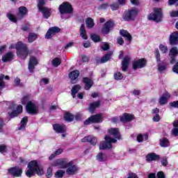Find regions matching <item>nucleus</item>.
<instances>
[{"mask_svg": "<svg viewBox=\"0 0 178 178\" xmlns=\"http://www.w3.org/2000/svg\"><path fill=\"white\" fill-rule=\"evenodd\" d=\"M58 10L61 15L65 13H72V12H73V8H72V5L69 3H63L60 5Z\"/></svg>", "mask_w": 178, "mask_h": 178, "instance_id": "14", "label": "nucleus"}, {"mask_svg": "<svg viewBox=\"0 0 178 178\" xmlns=\"http://www.w3.org/2000/svg\"><path fill=\"white\" fill-rule=\"evenodd\" d=\"M80 35L83 40H87L88 37H87V32L86 31V27L84 24H82L80 28Z\"/></svg>", "mask_w": 178, "mask_h": 178, "instance_id": "36", "label": "nucleus"}, {"mask_svg": "<svg viewBox=\"0 0 178 178\" xmlns=\"http://www.w3.org/2000/svg\"><path fill=\"white\" fill-rule=\"evenodd\" d=\"M172 71L174 73L178 74V61L176 63V64L172 67Z\"/></svg>", "mask_w": 178, "mask_h": 178, "instance_id": "58", "label": "nucleus"}, {"mask_svg": "<svg viewBox=\"0 0 178 178\" xmlns=\"http://www.w3.org/2000/svg\"><path fill=\"white\" fill-rule=\"evenodd\" d=\"M152 113L154 115L153 117V121L159 122L161 120V116L159 115V109L154 108L152 110Z\"/></svg>", "mask_w": 178, "mask_h": 178, "instance_id": "34", "label": "nucleus"}, {"mask_svg": "<svg viewBox=\"0 0 178 178\" xmlns=\"http://www.w3.org/2000/svg\"><path fill=\"white\" fill-rule=\"evenodd\" d=\"M170 45H177L178 44V31L170 34L169 38Z\"/></svg>", "mask_w": 178, "mask_h": 178, "instance_id": "20", "label": "nucleus"}, {"mask_svg": "<svg viewBox=\"0 0 178 178\" xmlns=\"http://www.w3.org/2000/svg\"><path fill=\"white\" fill-rule=\"evenodd\" d=\"M83 83H85V90H90V88L92 87V80L89 78H83Z\"/></svg>", "mask_w": 178, "mask_h": 178, "instance_id": "30", "label": "nucleus"}, {"mask_svg": "<svg viewBox=\"0 0 178 178\" xmlns=\"http://www.w3.org/2000/svg\"><path fill=\"white\" fill-rule=\"evenodd\" d=\"M37 38H38V35L35 33H30L28 35V41L31 43L34 42Z\"/></svg>", "mask_w": 178, "mask_h": 178, "instance_id": "37", "label": "nucleus"}, {"mask_svg": "<svg viewBox=\"0 0 178 178\" xmlns=\"http://www.w3.org/2000/svg\"><path fill=\"white\" fill-rule=\"evenodd\" d=\"M38 65V60L35 56H31L29 58V62L28 65V69L31 73H33L34 72V69H35V66Z\"/></svg>", "mask_w": 178, "mask_h": 178, "instance_id": "17", "label": "nucleus"}, {"mask_svg": "<svg viewBox=\"0 0 178 178\" xmlns=\"http://www.w3.org/2000/svg\"><path fill=\"white\" fill-rule=\"evenodd\" d=\"M60 32V29L58 26H54L50 28L46 35H45V38L46 40H51V38H52V37H54V35H55V34H58V33Z\"/></svg>", "mask_w": 178, "mask_h": 178, "instance_id": "15", "label": "nucleus"}, {"mask_svg": "<svg viewBox=\"0 0 178 178\" xmlns=\"http://www.w3.org/2000/svg\"><path fill=\"white\" fill-rule=\"evenodd\" d=\"M86 24L88 27V29H92L94 27V19H92L91 17H88L86 20Z\"/></svg>", "mask_w": 178, "mask_h": 178, "instance_id": "43", "label": "nucleus"}, {"mask_svg": "<svg viewBox=\"0 0 178 178\" xmlns=\"http://www.w3.org/2000/svg\"><path fill=\"white\" fill-rule=\"evenodd\" d=\"M111 8L112 10H118V9H119V4L117 3H113L111 4Z\"/></svg>", "mask_w": 178, "mask_h": 178, "instance_id": "56", "label": "nucleus"}, {"mask_svg": "<svg viewBox=\"0 0 178 178\" xmlns=\"http://www.w3.org/2000/svg\"><path fill=\"white\" fill-rule=\"evenodd\" d=\"M27 122H29V118L27 117H24L20 122V126L18 128V130H24L26 126L27 125Z\"/></svg>", "mask_w": 178, "mask_h": 178, "instance_id": "33", "label": "nucleus"}, {"mask_svg": "<svg viewBox=\"0 0 178 178\" xmlns=\"http://www.w3.org/2000/svg\"><path fill=\"white\" fill-rule=\"evenodd\" d=\"M174 129L171 131L172 136H174V137H177L178 136V120H175L173 122Z\"/></svg>", "mask_w": 178, "mask_h": 178, "instance_id": "32", "label": "nucleus"}, {"mask_svg": "<svg viewBox=\"0 0 178 178\" xmlns=\"http://www.w3.org/2000/svg\"><path fill=\"white\" fill-rule=\"evenodd\" d=\"M157 177L158 178H165V174L163 173V172L162 171H159V172H157Z\"/></svg>", "mask_w": 178, "mask_h": 178, "instance_id": "61", "label": "nucleus"}, {"mask_svg": "<svg viewBox=\"0 0 178 178\" xmlns=\"http://www.w3.org/2000/svg\"><path fill=\"white\" fill-rule=\"evenodd\" d=\"M63 152V149H57L53 154H51L49 157V159L52 160V159L54 157V156H56L57 155H60V154Z\"/></svg>", "mask_w": 178, "mask_h": 178, "instance_id": "48", "label": "nucleus"}, {"mask_svg": "<svg viewBox=\"0 0 178 178\" xmlns=\"http://www.w3.org/2000/svg\"><path fill=\"white\" fill-rule=\"evenodd\" d=\"M0 152L1 154H4V152H6V146L5 145H1L0 146Z\"/></svg>", "mask_w": 178, "mask_h": 178, "instance_id": "62", "label": "nucleus"}, {"mask_svg": "<svg viewBox=\"0 0 178 178\" xmlns=\"http://www.w3.org/2000/svg\"><path fill=\"white\" fill-rule=\"evenodd\" d=\"M115 80H122L123 79V74L118 72L114 74Z\"/></svg>", "mask_w": 178, "mask_h": 178, "instance_id": "51", "label": "nucleus"}, {"mask_svg": "<svg viewBox=\"0 0 178 178\" xmlns=\"http://www.w3.org/2000/svg\"><path fill=\"white\" fill-rule=\"evenodd\" d=\"M66 175V171L63 170H58L56 173L54 174V176L56 178H62L63 176Z\"/></svg>", "mask_w": 178, "mask_h": 178, "instance_id": "45", "label": "nucleus"}, {"mask_svg": "<svg viewBox=\"0 0 178 178\" xmlns=\"http://www.w3.org/2000/svg\"><path fill=\"white\" fill-rule=\"evenodd\" d=\"M130 56H126L122 62V72H127V67H129V63H130Z\"/></svg>", "mask_w": 178, "mask_h": 178, "instance_id": "22", "label": "nucleus"}, {"mask_svg": "<svg viewBox=\"0 0 178 178\" xmlns=\"http://www.w3.org/2000/svg\"><path fill=\"white\" fill-rule=\"evenodd\" d=\"M108 8V3H104L98 7L99 10H105Z\"/></svg>", "mask_w": 178, "mask_h": 178, "instance_id": "54", "label": "nucleus"}, {"mask_svg": "<svg viewBox=\"0 0 178 178\" xmlns=\"http://www.w3.org/2000/svg\"><path fill=\"white\" fill-rule=\"evenodd\" d=\"M64 119L66 122H72L74 117L70 113H66L64 115Z\"/></svg>", "mask_w": 178, "mask_h": 178, "instance_id": "46", "label": "nucleus"}, {"mask_svg": "<svg viewBox=\"0 0 178 178\" xmlns=\"http://www.w3.org/2000/svg\"><path fill=\"white\" fill-rule=\"evenodd\" d=\"M52 165L51 167H49L47 170L46 177L48 178L52 177Z\"/></svg>", "mask_w": 178, "mask_h": 178, "instance_id": "52", "label": "nucleus"}, {"mask_svg": "<svg viewBox=\"0 0 178 178\" xmlns=\"http://www.w3.org/2000/svg\"><path fill=\"white\" fill-rule=\"evenodd\" d=\"M8 173L15 177H20V176H22V173H23V170L20 168L14 167L8 169Z\"/></svg>", "mask_w": 178, "mask_h": 178, "instance_id": "19", "label": "nucleus"}, {"mask_svg": "<svg viewBox=\"0 0 178 178\" xmlns=\"http://www.w3.org/2000/svg\"><path fill=\"white\" fill-rule=\"evenodd\" d=\"M108 133L109 135L106 136L105 141L102 142L99 145V149H106V148L110 149L112 147V144H115L118 142V140H120V132L117 128H111L108 129Z\"/></svg>", "mask_w": 178, "mask_h": 178, "instance_id": "1", "label": "nucleus"}, {"mask_svg": "<svg viewBox=\"0 0 178 178\" xmlns=\"http://www.w3.org/2000/svg\"><path fill=\"white\" fill-rule=\"evenodd\" d=\"M178 54L177 47H172L170 51V55L171 56L172 60L170 63L173 64L175 63V56Z\"/></svg>", "mask_w": 178, "mask_h": 178, "instance_id": "29", "label": "nucleus"}, {"mask_svg": "<svg viewBox=\"0 0 178 178\" xmlns=\"http://www.w3.org/2000/svg\"><path fill=\"white\" fill-rule=\"evenodd\" d=\"M3 79H5V75L1 74H0V92L1 91H2V90H3L6 86L5 82L3 81Z\"/></svg>", "mask_w": 178, "mask_h": 178, "instance_id": "47", "label": "nucleus"}, {"mask_svg": "<svg viewBox=\"0 0 178 178\" xmlns=\"http://www.w3.org/2000/svg\"><path fill=\"white\" fill-rule=\"evenodd\" d=\"M81 143H90L92 145L97 144V138L93 136H86L81 139Z\"/></svg>", "mask_w": 178, "mask_h": 178, "instance_id": "21", "label": "nucleus"}, {"mask_svg": "<svg viewBox=\"0 0 178 178\" xmlns=\"http://www.w3.org/2000/svg\"><path fill=\"white\" fill-rule=\"evenodd\" d=\"M97 159L99 161V162H105V161L108 159V156L105 153H99L97 155Z\"/></svg>", "mask_w": 178, "mask_h": 178, "instance_id": "39", "label": "nucleus"}, {"mask_svg": "<svg viewBox=\"0 0 178 178\" xmlns=\"http://www.w3.org/2000/svg\"><path fill=\"white\" fill-rule=\"evenodd\" d=\"M111 56H112V53H108L99 60H97V63H106L111 59Z\"/></svg>", "mask_w": 178, "mask_h": 178, "instance_id": "31", "label": "nucleus"}, {"mask_svg": "<svg viewBox=\"0 0 178 178\" xmlns=\"http://www.w3.org/2000/svg\"><path fill=\"white\" fill-rule=\"evenodd\" d=\"M38 8L41 12L45 19H48L51 16V10L46 7H44L45 5V0H37Z\"/></svg>", "mask_w": 178, "mask_h": 178, "instance_id": "7", "label": "nucleus"}, {"mask_svg": "<svg viewBox=\"0 0 178 178\" xmlns=\"http://www.w3.org/2000/svg\"><path fill=\"white\" fill-rule=\"evenodd\" d=\"M136 140L138 143H143L144 140H148V134H145L143 136L142 134L138 135Z\"/></svg>", "mask_w": 178, "mask_h": 178, "instance_id": "42", "label": "nucleus"}, {"mask_svg": "<svg viewBox=\"0 0 178 178\" xmlns=\"http://www.w3.org/2000/svg\"><path fill=\"white\" fill-rule=\"evenodd\" d=\"M68 163L69 161L67 159H58L51 163V166L59 168L60 169H66V168H67Z\"/></svg>", "mask_w": 178, "mask_h": 178, "instance_id": "12", "label": "nucleus"}, {"mask_svg": "<svg viewBox=\"0 0 178 178\" xmlns=\"http://www.w3.org/2000/svg\"><path fill=\"white\" fill-rule=\"evenodd\" d=\"M91 39L94 42H99L101 41V38H99V35L93 33L91 35Z\"/></svg>", "mask_w": 178, "mask_h": 178, "instance_id": "49", "label": "nucleus"}, {"mask_svg": "<svg viewBox=\"0 0 178 178\" xmlns=\"http://www.w3.org/2000/svg\"><path fill=\"white\" fill-rule=\"evenodd\" d=\"M79 166L74 164V161H70L66 167L65 173L67 176H74L79 172Z\"/></svg>", "mask_w": 178, "mask_h": 178, "instance_id": "8", "label": "nucleus"}, {"mask_svg": "<svg viewBox=\"0 0 178 178\" xmlns=\"http://www.w3.org/2000/svg\"><path fill=\"white\" fill-rule=\"evenodd\" d=\"M138 15L137 8H131L128 11H125L123 14V19L127 22L134 20V18Z\"/></svg>", "mask_w": 178, "mask_h": 178, "instance_id": "9", "label": "nucleus"}, {"mask_svg": "<svg viewBox=\"0 0 178 178\" xmlns=\"http://www.w3.org/2000/svg\"><path fill=\"white\" fill-rule=\"evenodd\" d=\"M4 126H5V122L3 121V119L0 118V133H2L3 131Z\"/></svg>", "mask_w": 178, "mask_h": 178, "instance_id": "53", "label": "nucleus"}, {"mask_svg": "<svg viewBox=\"0 0 178 178\" xmlns=\"http://www.w3.org/2000/svg\"><path fill=\"white\" fill-rule=\"evenodd\" d=\"M99 105H101V102H94L93 103H91L88 108L89 112H90V113H94V111L97 108H99Z\"/></svg>", "mask_w": 178, "mask_h": 178, "instance_id": "28", "label": "nucleus"}, {"mask_svg": "<svg viewBox=\"0 0 178 178\" xmlns=\"http://www.w3.org/2000/svg\"><path fill=\"white\" fill-rule=\"evenodd\" d=\"M5 51H6V45L1 46L0 47V55H2Z\"/></svg>", "mask_w": 178, "mask_h": 178, "instance_id": "64", "label": "nucleus"}, {"mask_svg": "<svg viewBox=\"0 0 178 178\" xmlns=\"http://www.w3.org/2000/svg\"><path fill=\"white\" fill-rule=\"evenodd\" d=\"M81 88V87L80 86V85H75L74 86L72 87V96L73 97V98H76V94H77L79 92V91H80V89Z\"/></svg>", "mask_w": 178, "mask_h": 178, "instance_id": "38", "label": "nucleus"}, {"mask_svg": "<svg viewBox=\"0 0 178 178\" xmlns=\"http://www.w3.org/2000/svg\"><path fill=\"white\" fill-rule=\"evenodd\" d=\"M14 56L15 54H13V52L9 51L2 56L1 60L3 62H11V60H13Z\"/></svg>", "mask_w": 178, "mask_h": 178, "instance_id": "25", "label": "nucleus"}, {"mask_svg": "<svg viewBox=\"0 0 178 178\" xmlns=\"http://www.w3.org/2000/svg\"><path fill=\"white\" fill-rule=\"evenodd\" d=\"M80 74V72H79V70H74L71 72L69 74V77L70 79H71V80H76V79H77V77H79V75Z\"/></svg>", "mask_w": 178, "mask_h": 178, "instance_id": "41", "label": "nucleus"}, {"mask_svg": "<svg viewBox=\"0 0 178 178\" xmlns=\"http://www.w3.org/2000/svg\"><path fill=\"white\" fill-rule=\"evenodd\" d=\"M27 8L25 6H21L19 8V13L16 15H13L12 13H7V17L13 23H16L17 20H21L23 19L26 15H27Z\"/></svg>", "mask_w": 178, "mask_h": 178, "instance_id": "4", "label": "nucleus"}, {"mask_svg": "<svg viewBox=\"0 0 178 178\" xmlns=\"http://www.w3.org/2000/svg\"><path fill=\"white\" fill-rule=\"evenodd\" d=\"M149 20H153V22H162V9L154 8V13H150L147 16Z\"/></svg>", "mask_w": 178, "mask_h": 178, "instance_id": "6", "label": "nucleus"}, {"mask_svg": "<svg viewBox=\"0 0 178 178\" xmlns=\"http://www.w3.org/2000/svg\"><path fill=\"white\" fill-rule=\"evenodd\" d=\"M159 141L160 145L161 147H163V148H166V147H169V145H170L169 140L166 138H161Z\"/></svg>", "mask_w": 178, "mask_h": 178, "instance_id": "35", "label": "nucleus"}, {"mask_svg": "<svg viewBox=\"0 0 178 178\" xmlns=\"http://www.w3.org/2000/svg\"><path fill=\"white\" fill-rule=\"evenodd\" d=\"M170 16H171V17H178V10H172L170 12Z\"/></svg>", "mask_w": 178, "mask_h": 178, "instance_id": "55", "label": "nucleus"}, {"mask_svg": "<svg viewBox=\"0 0 178 178\" xmlns=\"http://www.w3.org/2000/svg\"><path fill=\"white\" fill-rule=\"evenodd\" d=\"M170 98V94L169 92H165L163 94V95L160 97L159 104L160 105H165V104L168 103V99Z\"/></svg>", "mask_w": 178, "mask_h": 178, "instance_id": "26", "label": "nucleus"}, {"mask_svg": "<svg viewBox=\"0 0 178 178\" xmlns=\"http://www.w3.org/2000/svg\"><path fill=\"white\" fill-rule=\"evenodd\" d=\"M156 159H159V156L156 155L155 153H149L146 156V161L147 162H151L152 161H156Z\"/></svg>", "mask_w": 178, "mask_h": 178, "instance_id": "27", "label": "nucleus"}, {"mask_svg": "<svg viewBox=\"0 0 178 178\" xmlns=\"http://www.w3.org/2000/svg\"><path fill=\"white\" fill-rule=\"evenodd\" d=\"M146 65L147 60H145V58L136 60L133 63V70H137V69H143V67H145Z\"/></svg>", "mask_w": 178, "mask_h": 178, "instance_id": "16", "label": "nucleus"}, {"mask_svg": "<svg viewBox=\"0 0 178 178\" xmlns=\"http://www.w3.org/2000/svg\"><path fill=\"white\" fill-rule=\"evenodd\" d=\"M120 34L121 35H122V37H125V38H127V40H128V41H131V35H130V33H129V32H127V31L126 30H121L120 31Z\"/></svg>", "mask_w": 178, "mask_h": 178, "instance_id": "40", "label": "nucleus"}, {"mask_svg": "<svg viewBox=\"0 0 178 178\" xmlns=\"http://www.w3.org/2000/svg\"><path fill=\"white\" fill-rule=\"evenodd\" d=\"M127 178H138V176L136 175V173L134 172H129L128 174Z\"/></svg>", "mask_w": 178, "mask_h": 178, "instance_id": "57", "label": "nucleus"}, {"mask_svg": "<svg viewBox=\"0 0 178 178\" xmlns=\"http://www.w3.org/2000/svg\"><path fill=\"white\" fill-rule=\"evenodd\" d=\"M170 105L172 106V108H178V101L170 102Z\"/></svg>", "mask_w": 178, "mask_h": 178, "instance_id": "60", "label": "nucleus"}, {"mask_svg": "<svg viewBox=\"0 0 178 178\" xmlns=\"http://www.w3.org/2000/svg\"><path fill=\"white\" fill-rule=\"evenodd\" d=\"M103 121L102 114L99 113L90 116L88 120L84 121V124H90V123H102Z\"/></svg>", "mask_w": 178, "mask_h": 178, "instance_id": "11", "label": "nucleus"}, {"mask_svg": "<svg viewBox=\"0 0 178 178\" xmlns=\"http://www.w3.org/2000/svg\"><path fill=\"white\" fill-rule=\"evenodd\" d=\"M159 48L162 54H166L168 52V46L160 44Z\"/></svg>", "mask_w": 178, "mask_h": 178, "instance_id": "50", "label": "nucleus"}, {"mask_svg": "<svg viewBox=\"0 0 178 178\" xmlns=\"http://www.w3.org/2000/svg\"><path fill=\"white\" fill-rule=\"evenodd\" d=\"M26 112L31 115L38 113V105L33 102H29L26 106Z\"/></svg>", "mask_w": 178, "mask_h": 178, "instance_id": "13", "label": "nucleus"}, {"mask_svg": "<svg viewBox=\"0 0 178 178\" xmlns=\"http://www.w3.org/2000/svg\"><path fill=\"white\" fill-rule=\"evenodd\" d=\"M4 104H6L8 106V113L10 118H16L23 112V106L22 105L16 106V104L10 102H4Z\"/></svg>", "mask_w": 178, "mask_h": 178, "instance_id": "5", "label": "nucleus"}, {"mask_svg": "<svg viewBox=\"0 0 178 178\" xmlns=\"http://www.w3.org/2000/svg\"><path fill=\"white\" fill-rule=\"evenodd\" d=\"M113 26H115V23H113L112 21H108L106 22L102 29V34H108L111 30L113 29Z\"/></svg>", "mask_w": 178, "mask_h": 178, "instance_id": "18", "label": "nucleus"}, {"mask_svg": "<svg viewBox=\"0 0 178 178\" xmlns=\"http://www.w3.org/2000/svg\"><path fill=\"white\" fill-rule=\"evenodd\" d=\"M49 83V80H48L47 78H43L40 81V84H48Z\"/></svg>", "mask_w": 178, "mask_h": 178, "instance_id": "63", "label": "nucleus"}, {"mask_svg": "<svg viewBox=\"0 0 178 178\" xmlns=\"http://www.w3.org/2000/svg\"><path fill=\"white\" fill-rule=\"evenodd\" d=\"M154 56L156 60L159 72H160V73L165 72V70H166V65L163 63L161 62V53H159V49H155Z\"/></svg>", "mask_w": 178, "mask_h": 178, "instance_id": "10", "label": "nucleus"}, {"mask_svg": "<svg viewBox=\"0 0 178 178\" xmlns=\"http://www.w3.org/2000/svg\"><path fill=\"white\" fill-rule=\"evenodd\" d=\"M27 177H33V176H42L44 175V168L38 165L37 161L34 160L29 163L28 170L26 172Z\"/></svg>", "mask_w": 178, "mask_h": 178, "instance_id": "3", "label": "nucleus"}, {"mask_svg": "<svg viewBox=\"0 0 178 178\" xmlns=\"http://www.w3.org/2000/svg\"><path fill=\"white\" fill-rule=\"evenodd\" d=\"M53 129L56 133H66V127L65 125L56 124L53 125Z\"/></svg>", "mask_w": 178, "mask_h": 178, "instance_id": "24", "label": "nucleus"}, {"mask_svg": "<svg viewBox=\"0 0 178 178\" xmlns=\"http://www.w3.org/2000/svg\"><path fill=\"white\" fill-rule=\"evenodd\" d=\"M134 119V115L129 113H124L120 117V121L123 123H126L127 122H131Z\"/></svg>", "mask_w": 178, "mask_h": 178, "instance_id": "23", "label": "nucleus"}, {"mask_svg": "<svg viewBox=\"0 0 178 178\" xmlns=\"http://www.w3.org/2000/svg\"><path fill=\"white\" fill-rule=\"evenodd\" d=\"M10 49H16L17 56L23 60H26L27 56H29V54H30L27 44L21 41L17 42L16 44H11Z\"/></svg>", "mask_w": 178, "mask_h": 178, "instance_id": "2", "label": "nucleus"}, {"mask_svg": "<svg viewBox=\"0 0 178 178\" xmlns=\"http://www.w3.org/2000/svg\"><path fill=\"white\" fill-rule=\"evenodd\" d=\"M60 63H62V60H60V58H55L51 60V65L54 67H58V66H59Z\"/></svg>", "mask_w": 178, "mask_h": 178, "instance_id": "44", "label": "nucleus"}, {"mask_svg": "<svg viewBox=\"0 0 178 178\" xmlns=\"http://www.w3.org/2000/svg\"><path fill=\"white\" fill-rule=\"evenodd\" d=\"M102 49L103 51H108V49H109V44H108V43L103 44Z\"/></svg>", "mask_w": 178, "mask_h": 178, "instance_id": "59", "label": "nucleus"}]
</instances>
